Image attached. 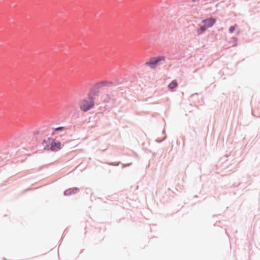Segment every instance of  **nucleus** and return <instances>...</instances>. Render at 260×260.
<instances>
[{"label":"nucleus","mask_w":260,"mask_h":260,"mask_svg":"<svg viewBox=\"0 0 260 260\" xmlns=\"http://www.w3.org/2000/svg\"><path fill=\"white\" fill-rule=\"evenodd\" d=\"M94 106L93 98L90 95L80 101L79 107L81 111L87 112Z\"/></svg>","instance_id":"f03ea898"},{"label":"nucleus","mask_w":260,"mask_h":260,"mask_svg":"<svg viewBox=\"0 0 260 260\" xmlns=\"http://www.w3.org/2000/svg\"><path fill=\"white\" fill-rule=\"evenodd\" d=\"M216 20L214 18H209L202 20L199 24V28L197 29L198 36L203 34L208 28L212 27L216 22Z\"/></svg>","instance_id":"f257e3e1"},{"label":"nucleus","mask_w":260,"mask_h":260,"mask_svg":"<svg viewBox=\"0 0 260 260\" xmlns=\"http://www.w3.org/2000/svg\"><path fill=\"white\" fill-rule=\"evenodd\" d=\"M105 85V83L104 82H99V83H98L95 86L98 87H102V86H103Z\"/></svg>","instance_id":"1a4fd4ad"},{"label":"nucleus","mask_w":260,"mask_h":260,"mask_svg":"<svg viewBox=\"0 0 260 260\" xmlns=\"http://www.w3.org/2000/svg\"><path fill=\"white\" fill-rule=\"evenodd\" d=\"M102 99V101L104 103H108L111 99V97L109 94H105L103 95Z\"/></svg>","instance_id":"423d86ee"},{"label":"nucleus","mask_w":260,"mask_h":260,"mask_svg":"<svg viewBox=\"0 0 260 260\" xmlns=\"http://www.w3.org/2000/svg\"><path fill=\"white\" fill-rule=\"evenodd\" d=\"M177 86H178V83H177V81L173 80L169 84L168 87L170 90H173V89L174 88H175V87H176Z\"/></svg>","instance_id":"39448f33"},{"label":"nucleus","mask_w":260,"mask_h":260,"mask_svg":"<svg viewBox=\"0 0 260 260\" xmlns=\"http://www.w3.org/2000/svg\"><path fill=\"white\" fill-rule=\"evenodd\" d=\"M63 129V127H59L56 128V131H60Z\"/></svg>","instance_id":"9d476101"},{"label":"nucleus","mask_w":260,"mask_h":260,"mask_svg":"<svg viewBox=\"0 0 260 260\" xmlns=\"http://www.w3.org/2000/svg\"><path fill=\"white\" fill-rule=\"evenodd\" d=\"M51 144L50 150L52 151H57L61 148V143L57 141L47 138L44 140V144Z\"/></svg>","instance_id":"7ed1b4c3"},{"label":"nucleus","mask_w":260,"mask_h":260,"mask_svg":"<svg viewBox=\"0 0 260 260\" xmlns=\"http://www.w3.org/2000/svg\"><path fill=\"white\" fill-rule=\"evenodd\" d=\"M237 27V25H235L234 26H231L229 28V31L230 33H233L235 30L236 27Z\"/></svg>","instance_id":"6e6552de"},{"label":"nucleus","mask_w":260,"mask_h":260,"mask_svg":"<svg viewBox=\"0 0 260 260\" xmlns=\"http://www.w3.org/2000/svg\"><path fill=\"white\" fill-rule=\"evenodd\" d=\"M75 190H76V191H78V189H77V188L75 189Z\"/></svg>","instance_id":"9b49d317"},{"label":"nucleus","mask_w":260,"mask_h":260,"mask_svg":"<svg viewBox=\"0 0 260 260\" xmlns=\"http://www.w3.org/2000/svg\"><path fill=\"white\" fill-rule=\"evenodd\" d=\"M193 1H194L195 0H193Z\"/></svg>","instance_id":"f8f14e48"},{"label":"nucleus","mask_w":260,"mask_h":260,"mask_svg":"<svg viewBox=\"0 0 260 260\" xmlns=\"http://www.w3.org/2000/svg\"><path fill=\"white\" fill-rule=\"evenodd\" d=\"M165 60V56H160L158 57H154L151 58L148 61L145 63V64L149 66L151 68H154L160 61H164Z\"/></svg>","instance_id":"20e7f679"},{"label":"nucleus","mask_w":260,"mask_h":260,"mask_svg":"<svg viewBox=\"0 0 260 260\" xmlns=\"http://www.w3.org/2000/svg\"><path fill=\"white\" fill-rule=\"evenodd\" d=\"M43 145L44 147V149H45V150L50 149L51 144H47V143L44 144V141H43Z\"/></svg>","instance_id":"0eeeda50"}]
</instances>
